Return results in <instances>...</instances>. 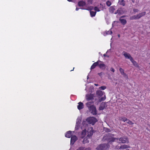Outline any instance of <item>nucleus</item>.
I'll use <instances>...</instances> for the list:
<instances>
[{"instance_id":"f257e3e1","label":"nucleus","mask_w":150,"mask_h":150,"mask_svg":"<svg viewBox=\"0 0 150 150\" xmlns=\"http://www.w3.org/2000/svg\"><path fill=\"white\" fill-rule=\"evenodd\" d=\"M110 134H108L105 135L103 137V139L104 140H106L108 141V143L114 142L115 140H118V138H115L110 137Z\"/></svg>"},{"instance_id":"f03ea898","label":"nucleus","mask_w":150,"mask_h":150,"mask_svg":"<svg viewBox=\"0 0 150 150\" xmlns=\"http://www.w3.org/2000/svg\"><path fill=\"white\" fill-rule=\"evenodd\" d=\"M110 147L108 144H103L99 145L97 148V150H107Z\"/></svg>"},{"instance_id":"7ed1b4c3","label":"nucleus","mask_w":150,"mask_h":150,"mask_svg":"<svg viewBox=\"0 0 150 150\" xmlns=\"http://www.w3.org/2000/svg\"><path fill=\"white\" fill-rule=\"evenodd\" d=\"M86 121L88 124H91L92 125H94L95 123L98 121V120L95 117H90L88 118Z\"/></svg>"},{"instance_id":"20e7f679","label":"nucleus","mask_w":150,"mask_h":150,"mask_svg":"<svg viewBox=\"0 0 150 150\" xmlns=\"http://www.w3.org/2000/svg\"><path fill=\"white\" fill-rule=\"evenodd\" d=\"M119 141L118 142L119 143H128L129 142L128 139L127 137H123L118 138Z\"/></svg>"},{"instance_id":"39448f33","label":"nucleus","mask_w":150,"mask_h":150,"mask_svg":"<svg viewBox=\"0 0 150 150\" xmlns=\"http://www.w3.org/2000/svg\"><path fill=\"white\" fill-rule=\"evenodd\" d=\"M90 111L93 115H96L97 114V111L96 108L94 105H91L89 109Z\"/></svg>"},{"instance_id":"423d86ee","label":"nucleus","mask_w":150,"mask_h":150,"mask_svg":"<svg viewBox=\"0 0 150 150\" xmlns=\"http://www.w3.org/2000/svg\"><path fill=\"white\" fill-rule=\"evenodd\" d=\"M93 129L92 127H90L88 129V135H87V137H88L90 138L93 135Z\"/></svg>"},{"instance_id":"0eeeda50","label":"nucleus","mask_w":150,"mask_h":150,"mask_svg":"<svg viewBox=\"0 0 150 150\" xmlns=\"http://www.w3.org/2000/svg\"><path fill=\"white\" fill-rule=\"evenodd\" d=\"M78 138L76 136L74 135L71 137L70 141V144L73 145L74 143L77 141Z\"/></svg>"},{"instance_id":"6e6552de","label":"nucleus","mask_w":150,"mask_h":150,"mask_svg":"<svg viewBox=\"0 0 150 150\" xmlns=\"http://www.w3.org/2000/svg\"><path fill=\"white\" fill-rule=\"evenodd\" d=\"M100 62H102V61L100 60H98L97 62L94 63L91 67V69L92 70L94 69L95 67L98 66V64Z\"/></svg>"},{"instance_id":"1a4fd4ad","label":"nucleus","mask_w":150,"mask_h":150,"mask_svg":"<svg viewBox=\"0 0 150 150\" xmlns=\"http://www.w3.org/2000/svg\"><path fill=\"white\" fill-rule=\"evenodd\" d=\"M123 54L125 56L126 58L129 59L130 60L131 59V58H133L131 56L130 54L128 53L125 51L123 52H122Z\"/></svg>"},{"instance_id":"9d476101","label":"nucleus","mask_w":150,"mask_h":150,"mask_svg":"<svg viewBox=\"0 0 150 150\" xmlns=\"http://www.w3.org/2000/svg\"><path fill=\"white\" fill-rule=\"evenodd\" d=\"M93 94H87L86 95V98L88 101L92 100L93 99Z\"/></svg>"},{"instance_id":"9b49d317","label":"nucleus","mask_w":150,"mask_h":150,"mask_svg":"<svg viewBox=\"0 0 150 150\" xmlns=\"http://www.w3.org/2000/svg\"><path fill=\"white\" fill-rule=\"evenodd\" d=\"M98 66L99 68L102 70L105 69L106 68L105 65L102 62H100L99 63Z\"/></svg>"},{"instance_id":"f8f14e48","label":"nucleus","mask_w":150,"mask_h":150,"mask_svg":"<svg viewBox=\"0 0 150 150\" xmlns=\"http://www.w3.org/2000/svg\"><path fill=\"white\" fill-rule=\"evenodd\" d=\"M125 12V11H124L123 8H119L117 10L116 12L115 13L116 14L117 13L119 14H122L124 13Z\"/></svg>"},{"instance_id":"ddd939ff","label":"nucleus","mask_w":150,"mask_h":150,"mask_svg":"<svg viewBox=\"0 0 150 150\" xmlns=\"http://www.w3.org/2000/svg\"><path fill=\"white\" fill-rule=\"evenodd\" d=\"M107 106L106 104L105 103H102L100 104L99 107V110H103Z\"/></svg>"},{"instance_id":"4468645a","label":"nucleus","mask_w":150,"mask_h":150,"mask_svg":"<svg viewBox=\"0 0 150 150\" xmlns=\"http://www.w3.org/2000/svg\"><path fill=\"white\" fill-rule=\"evenodd\" d=\"M79 105L77 106V108L78 110H81L83 108L84 105L83 103L81 102L78 103Z\"/></svg>"},{"instance_id":"2eb2a0df","label":"nucleus","mask_w":150,"mask_h":150,"mask_svg":"<svg viewBox=\"0 0 150 150\" xmlns=\"http://www.w3.org/2000/svg\"><path fill=\"white\" fill-rule=\"evenodd\" d=\"M72 135V133L71 131H69L67 132L65 134V136L66 137L70 138L71 137Z\"/></svg>"},{"instance_id":"dca6fc26","label":"nucleus","mask_w":150,"mask_h":150,"mask_svg":"<svg viewBox=\"0 0 150 150\" xmlns=\"http://www.w3.org/2000/svg\"><path fill=\"white\" fill-rule=\"evenodd\" d=\"M130 147V146H128L127 145H124L120 146H118L117 147V149H127L128 148H129Z\"/></svg>"},{"instance_id":"f3484780","label":"nucleus","mask_w":150,"mask_h":150,"mask_svg":"<svg viewBox=\"0 0 150 150\" xmlns=\"http://www.w3.org/2000/svg\"><path fill=\"white\" fill-rule=\"evenodd\" d=\"M146 14V12H143L137 14V15L139 19L141 18L142 17L144 16Z\"/></svg>"},{"instance_id":"a211bd4d","label":"nucleus","mask_w":150,"mask_h":150,"mask_svg":"<svg viewBox=\"0 0 150 150\" xmlns=\"http://www.w3.org/2000/svg\"><path fill=\"white\" fill-rule=\"evenodd\" d=\"M78 5L79 6H85L86 5V3L85 1H81L78 2Z\"/></svg>"},{"instance_id":"6ab92c4d","label":"nucleus","mask_w":150,"mask_h":150,"mask_svg":"<svg viewBox=\"0 0 150 150\" xmlns=\"http://www.w3.org/2000/svg\"><path fill=\"white\" fill-rule=\"evenodd\" d=\"M115 6H112L110 7L109 8V11L110 12L112 13L114 12L115 10Z\"/></svg>"},{"instance_id":"aec40b11","label":"nucleus","mask_w":150,"mask_h":150,"mask_svg":"<svg viewBox=\"0 0 150 150\" xmlns=\"http://www.w3.org/2000/svg\"><path fill=\"white\" fill-rule=\"evenodd\" d=\"M118 3L120 5H122L123 6H125V1L124 0H121L120 1H119Z\"/></svg>"},{"instance_id":"412c9836","label":"nucleus","mask_w":150,"mask_h":150,"mask_svg":"<svg viewBox=\"0 0 150 150\" xmlns=\"http://www.w3.org/2000/svg\"><path fill=\"white\" fill-rule=\"evenodd\" d=\"M139 19L137 14L136 15H134L130 17V19L131 20H137Z\"/></svg>"},{"instance_id":"4be33fe9","label":"nucleus","mask_w":150,"mask_h":150,"mask_svg":"<svg viewBox=\"0 0 150 150\" xmlns=\"http://www.w3.org/2000/svg\"><path fill=\"white\" fill-rule=\"evenodd\" d=\"M89 138L88 137H87V136L84 138L83 141V144H85L87 143H88L89 142V140L88 139V138Z\"/></svg>"},{"instance_id":"5701e85b","label":"nucleus","mask_w":150,"mask_h":150,"mask_svg":"<svg viewBox=\"0 0 150 150\" xmlns=\"http://www.w3.org/2000/svg\"><path fill=\"white\" fill-rule=\"evenodd\" d=\"M119 71H120V72L121 74L122 75H123L124 76H127V75H126V73H125L124 72V70L123 69H122L121 68H120L119 69Z\"/></svg>"},{"instance_id":"b1692460","label":"nucleus","mask_w":150,"mask_h":150,"mask_svg":"<svg viewBox=\"0 0 150 150\" xmlns=\"http://www.w3.org/2000/svg\"><path fill=\"white\" fill-rule=\"evenodd\" d=\"M86 129H84L81 132V138H83L86 135Z\"/></svg>"},{"instance_id":"393cba45","label":"nucleus","mask_w":150,"mask_h":150,"mask_svg":"<svg viewBox=\"0 0 150 150\" xmlns=\"http://www.w3.org/2000/svg\"><path fill=\"white\" fill-rule=\"evenodd\" d=\"M96 94L100 96H102L103 94V91L100 90H98L96 92Z\"/></svg>"},{"instance_id":"a878e982","label":"nucleus","mask_w":150,"mask_h":150,"mask_svg":"<svg viewBox=\"0 0 150 150\" xmlns=\"http://www.w3.org/2000/svg\"><path fill=\"white\" fill-rule=\"evenodd\" d=\"M119 20L120 21L121 23H122L123 25H125L127 23V21L125 19H121L120 18Z\"/></svg>"},{"instance_id":"bb28decb","label":"nucleus","mask_w":150,"mask_h":150,"mask_svg":"<svg viewBox=\"0 0 150 150\" xmlns=\"http://www.w3.org/2000/svg\"><path fill=\"white\" fill-rule=\"evenodd\" d=\"M130 61L132 62L133 64L136 67H137L138 66V64L135 61H134L133 59L131 58V59H130Z\"/></svg>"},{"instance_id":"cd10ccee","label":"nucleus","mask_w":150,"mask_h":150,"mask_svg":"<svg viewBox=\"0 0 150 150\" xmlns=\"http://www.w3.org/2000/svg\"><path fill=\"white\" fill-rule=\"evenodd\" d=\"M128 119H127L125 117H121L119 118V120L121 121H122L124 122L127 121Z\"/></svg>"},{"instance_id":"c85d7f7f","label":"nucleus","mask_w":150,"mask_h":150,"mask_svg":"<svg viewBox=\"0 0 150 150\" xmlns=\"http://www.w3.org/2000/svg\"><path fill=\"white\" fill-rule=\"evenodd\" d=\"M96 11H90V13L91 16L92 17L94 16L96 14Z\"/></svg>"},{"instance_id":"c756f323","label":"nucleus","mask_w":150,"mask_h":150,"mask_svg":"<svg viewBox=\"0 0 150 150\" xmlns=\"http://www.w3.org/2000/svg\"><path fill=\"white\" fill-rule=\"evenodd\" d=\"M92 103V102H87L86 103V106L87 107H88V108L89 109L90 108V107L91 106V105Z\"/></svg>"},{"instance_id":"7c9ffc66","label":"nucleus","mask_w":150,"mask_h":150,"mask_svg":"<svg viewBox=\"0 0 150 150\" xmlns=\"http://www.w3.org/2000/svg\"><path fill=\"white\" fill-rule=\"evenodd\" d=\"M106 5L108 6H110L111 4V2L109 1H107L106 3Z\"/></svg>"},{"instance_id":"2f4dec72","label":"nucleus","mask_w":150,"mask_h":150,"mask_svg":"<svg viewBox=\"0 0 150 150\" xmlns=\"http://www.w3.org/2000/svg\"><path fill=\"white\" fill-rule=\"evenodd\" d=\"M106 99V97L105 96H104L103 97H102L99 99L100 101H102Z\"/></svg>"},{"instance_id":"473e14b6","label":"nucleus","mask_w":150,"mask_h":150,"mask_svg":"<svg viewBox=\"0 0 150 150\" xmlns=\"http://www.w3.org/2000/svg\"><path fill=\"white\" fill-rule=\"evenodd\" d=\"M127 123L130 125H132L134 124V123L132 122V121L129 119H127Z\"/></svg>"},{"instance_id":"72a5a7b5","label":"nucleus","mask_w":150,"mask_h":150,"mask_svg":"<svg viewBox=\"0 0 150 150\" xmlns=\"http://www.w3.org/2000/svg\"><path fill=\"white\" fill-rule=\"evenodd\" d=\"M105 33L106 35H111L112 33V32L111 30H110L109 31L106 32Z\"/></svg>"},{"instance_id":"f704fd0d","label":"nucleus","mask_w":150,"mask_h":150,"mask_svg":"<svg viewBox=\"0 0 150 150\" xmlns=\"http://www.w3.org/2000/svg\"><path fill=\"white\" fill-rule=\"evenodd\" d=\"M85 147H84L81 146L79 147L76 150H84Z\"/></svg>"},{"instance_id":"c9c22d12","label":"nucleus","mask_w":150,"mask_h":150,"mask_svg":"<svg viewBox=\"0 0 150 150\" xmlns=\"http://www.w3.org/2000/svg\"><path fill=\"white\" fill-rule=\"evenodd\" d=\"M104 130L105 132H110V129L106 128H105Z\"/></svg>"},{"instance_id":"e433bc0d","label":"nucleus","mask_w":150,"mask_h":150,"mask_svg":"<svg viewBox=\"0 0 150 150\" xmlns=\"http://www.w3.org/2000/svg\"><path fill=\"white\" fill-rule=\"evenodd\" d=\"M133 11L135 13H137L139 12V10L137 9L134 8L133 9Z\"/></svg>"},{"instance_id":"4c0bfd02","label":"nucleus","mask_w":150,"mask_h":150,"mask_svg":"<svg viewBox=\"0 0 150 150\" xmlns=\"http://www.w3.org/2000/svg\"><path fill=\"white\" fill-rule=\"evenodd\" d=\"M106 87L105 86H102L99 88L100 89L102 90H104L105 89H106Z\"/></svg>"},{"instance_id":"58836bf2","label":"nucleus","mask_w":150,"mask_h":150,"mask_svg":"<svg viewBox=\"0 0 150 150\" xmlns=\"http://www.w3.org/2000/svg\"><path fill=\"white\" fill-rule=\"evenodd\" d=\"M94 10L95 11H100V10L99 9V8H98L97 7H95L94 8Z\"/></svg>"},{"instance_id":"ea45409f","label":"nucleus","mask_w":150,"mask_h":150,"mask_svg":"<svg viewBox=\"0 0 150 150\" xmlns=\"http://www.w3.org/2000/svg\"><path fill=\"white\" fill-rule=\"evenodd\" d=\"M98 74L100 77H102L103 76V75L104 74V73H103V72H100V73H98Z\"/></svg>"},{"instance_id":"a19ab883","label":"nucleus","mask_w":150,"mask_h":150,"mask_svg":"<svg viewBox=\"0 0 150 150\" xmlns=\"http://www.w3.org/2000/svg\"><path fill=\"white\" fill-rule=\"evenodd\" d=\"M110 70L113 72H114L115 71L114 69L112 67L110 68Z\"/></svg>"},{"instance_id":"79ce46f5","label":"nucleus","mask_w":150,"mask_h":150,"mask_svg":"<svg viewBox=\"0 0 150 150\" xmlns=\"http://www.w3.org/2000/svg\"><path fill=\"white\" fill-rule=\"evenodd\" d=\"M84 150H91L90 148H86L84 149Z\"/></svg>"},{"instance_id":"37998d69","label":"nucleus","mask_w":150,"mask_h":150,"mask_svg":"<svg viewBox=\"0 0 150 150\" xmlns=\"http://www.w3.org/2000/svg\"><path fill=\"white\" fill-rule=\"evenodd\" d=\"M125 16H125V15L123 16H121L120 18H124V17H125Z\"/></svg>"},{"instance_id":"c03bdc74","label":"nucleus","mask_w":150,"mask_h":150,"mask_svg":"<svg viewBox=\"0 0 150 150\" xmlns=\"http://www.w3.org/2000/svg\"><path fill=\"white\" fill-rule=\"evenodd\" d=\"M79 9V8H76V11H78Z\"/></svg>"},{"instance_id":"a18cd8bd","label":"nucleus","mask_w":150,"mask_h":150,"mask_svg":"<svg viewBox=\"0 0 150 150\" xmlns=\"http://www.w3.org/2000/svg\"><path fill=\"white\" fill-rule=\"evenodd\" d=\"M132 1L133 3H134L135 2V0H132Z\"/></svg>"},{"instance_id":"49530a36","label":"nucleus","mask_w":150,"mask_h":150,"mask_svg":"<svg viewBox=\"0 0 150 150\" xmlns=\"http://www.w3.org/2000/svg\"><path fill=\"white\" fill-rule=\"evenodd\" d=\"M103 56H104V57H106L107 56V55H106V54H103Z\"/></svg>"},{"instance_id":"de8ad7c7","label":"nucleus","mask_w":150,"mask_h":150,"mask_svg":"<svg viewBox=\"0 0 150 150\" xmlns=\"http://www.w3.org/2000/svg\"><path fill=\"white\" fill-rule=\"evenodd\" d=\"M117 36H118V38H120V34H118V35H117Z\"/></svg>"},{"instance_id":"09e8293b","label":"nucleus","mask_w":150,"mask_h":150,"mask_svg":"<svg viewBox=\"0 0 150 150\" xmlns=\"http://www.w3.org/2000/svg\"><path fill=\"white\" fill-rule=\"evenodd\" d=\"M68 1H71L72 0H67Z\"/></svg>"},{"instance_id":"8fccbe9b","label":"nucleus","mask_w":150,"mask_h":150,"mask_svg":"<svg viewBox=\"0 0 150 150\" xmlns=\"http://www.w3.org/2000/svg\"><path fill=\"white\" fill-rule=\"evenodd\" d=\"M74 68H73V70H71L70 71H73V70H74Z\"/></svg>"},{"instance_id":"3c124183","label":"nucleus","mask_w":150,"mask_h":150,"mask_svg":"<svg viewBox=\"0 0 150 150\" xmlns=\"http://www.w3.org/2000/svg\"><path fill=\"white\" fill-rule=\"evenodd\" d=\"M91 0H88V2H89V1H90Z\"/></svg>"},{"instance_id":"603ef678","label":"nucleus","mask_w":150,"mask_h":150,"mask_svg":"<svg viewBox=\"0 0 150 150\" xmlns=\"http://www.w3.org/2000/svg\"><path fill=\"white\" fill-rule=\"evenodd\" d=\"M95 85H96V86H97V85H98V84H95Z\"/></svg>"},{"instance_id":"864d4df0","label":"nucleus","mask_w":150,"mask_h":150,"mask_svg":"<svg viewBox=\"0 0 150 150\" xmlns=\"http://www.w3.org/2000/svg\"><path fill=\"white\" fill-rule=\"evenodd\" d=\"M82 124H83V122H82Z\"/></svg>"},{"instance_id":"5fc2aeb1","label":"nucleus","mask_w":150,"mask_h":150,"mask_svg":"<svg viewBox=\"0 0 150 150\" xmlns=\"http://www.w3.org/2000/svg\"><path fill=\"white\" fill-rule=\"evenodd\" d=\"M126 150H129V149H127Z\"/></svg>"}]
</instances>
